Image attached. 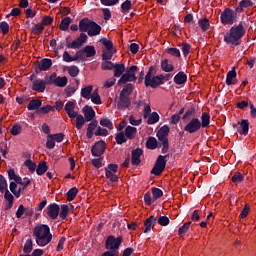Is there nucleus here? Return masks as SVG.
<instances>
[{"label": "nucleus", "instance_id": "40", "mask_svg": "<svg viewBox=\"0 0 256 256\" xmlns=\"http://www.w3.org/2000/svg\"><path fill=\"white\" fill-rule=\"evenodd\" d=\"M117 53V50H106L102 54L103 61H111L113 55Z\"/></svg>", "mask_w": 256, "mask_h": 256}, {"label": "nucleus", "instance_id": "3", "mask_svg": "<svg viewBox=\"0 0 256 256\" xmlns=\"http://www.w3.org/2000/svg\"><path fill=\"white\" fill-rule=\"evenodd\" d=\"M245 35V28L243 24H239L237 26H233L229 32L224 36V41L227 45H232L233 47H237L241 45V38Z\"/></svg>", "mask_w": 256, "mask_h": 256}, {"label": "nucleus", "instance_id": "53", "mask_svg": "<svg viewBox=\"0 0 256 256\" xmlns=\"http://www.w3.org/2000/svg\"><path fill=\"white\" fill-rule=\"evenodd\" d=\"M100 125L102 127H106L107 129H110V131L113 130V122H111V120L108 119V118L101 119L100 120Z\"/></svg>", "mask_w": 256, "mask_h": 256}, {"label": "nucleus", "instance_id": "16", "mask_svg": "<svg viewBox=\"0 0 256 256\" xmlns=\"http://www.w3.org/2000/svg\"><path fill=\"white\" fill-rule=\"evenodd\" d=\"M92 22L93 21H91L87 18H84V19L80 20L79 27H78L79 32L80 33H89V29L91 27Z\"/></svg>", "mask_w": 256, "mask_h": 256}, {"label": "nucleus", "instance_id": "4", "mask_svg": "<svg viewBox=\"0 0 256 256\" xmlns=\"http://www.w3.org/2000/svg\"><path fill=\"white\" fill-rule=\"evenodd\" d=\"M137 66H131L118 80V85L137 81Z\"/></svg>", "mask_w": 256, "mask_h": 256}, {"label": "nucleus", "instance_id": "46", "mask_svg": "<svg viewBox=\"0 0 256 256\" xmlns=\"http://www.w3.org/2000/svg\"><path fill=\"white\" fill-rule=\"evenodd\" d=\"M133 93V84H127L121 91L120 95L123 97H129Z\"/></svg>", "mask_w": 256, "mask_h": 256}, {"label": "nucleus", "instance_id": "6", "mask_svg": "<svg viewBox=\"0 0 256 256\" xmlns=\"http://www.w3.org/2000/svg\"><path fill=\"white\" fill-rule=\"evenodd\" d=\"M122 241L123 239L121 237L115 238V236H109L106 239V249L110 252L117 253L119 247H121Z\"/></svg>", "mask_w": 256, "mask_h": 256}, {"label": "nucleus", "instance_id": "34", "mask_svg": "<svg viewBox=\"0 0 256 256\" xmlns=\"http://www.w3.org/2000/svg\"><path fill=\"white\" fill-rule=\"evenodd\" d=\"M71 21V17H65L64 19H62L59 25L60 31H67V29H69V25H71Z\"/></svg>", "mask_w": 256, "mask_h": 256}, {"label": "nucleus", "instance_id": "13", "mask_svg": "<svg viewBox=\"0 0 256 256\" xmlns=\"http://www.w3.org/2000/svg\"><path fill=\"white\" fill-rule=\"evenodd\" d=\"M101 29V25L97 24L95 21H92L88 30V37H97V35H101Z\"/></svg>", "mask_w": 256, "mask_h": 256}, {"label": "nucleus", "instance_id": "20", "mask_svg": "<svg viewBox=\"0 0 256 256\" xmlns=\"http://www.w3.org/2000/svg\"><path fill=\"white\" fill-rule=\"evenodd\" d=\"M226 85H237V72L235 70H231L227 73Z\"/></svg>", "mask_w": 256, "mask_h": 256}, {"label": "nucleus", "instance_id": "7", "mask_svg": "<svg viewBox=\"0 0 256 256\" xmlns=\"http://www.w3.org/2000/svg\"><path fill=\"white\" fill-rule=\"evenodd\" d=\"M235 12L233 10L227 8L221 14V23L223 25H233L235 23Z\"/></svg>", "mask_w": 256, "mask_h": 256}, {"label": "nucleus", "instance_id": "8", "mask_svg": "<svg viewBox=\"0 0 256 256\" xmlns=\"http://www.w3.org/2000/svg\"><path fill=\"white\" fill-rule=\"evenodd\" d=\"M201 129V120L199 118H193L191 119L184 127V131L186 133H197Z\"/></svg>", "mask_w": 256, "mask_h": 256}, {"label": "nucleus", "instance_id": "59", "mask_svg": "<svg viewBox=\"0 0 256 256\" xmlns=\"http://www.w3.org/2000/svg\"><path fill=\"white\" fill-rule=\"evenodd\" d=\"M129 123L130 125H134L135 127L141 125L143 123V119H136L135 116H129Z\"/></svg>", "mask_w": 256, "mask_h": 256}, {"label": "nucleus", "instance_id": "19", "mask_svg": "<svg viewBox=\"0 0 256 256\" xmlns=\"http://www.w3.org/2000/svg\"><path fill=\"white\" fill-rule=\"evenodd\" d=\"M155 223H157V218L155 216H150L149 218L146 219L144 226V233H149L155 227Z\"/></svg>", "mask_w": 256, "mask_h": 256}, {"label": "nucleus", "instance_id": "55", "mask_svg": "<svg viewBox=\"0 0 256 256\" xmlns=\"http://www.w3.org/2000/svg\"><path fill=\"white\" fill-rule=\"evenodd\" d=\"M199 27L202 29V31H207L209 29V21L207 19H200L198 21Z\"/></svg>", "mask_w": 256, "mask_h": 256}, {"label": "nucleus", "instance_id": "43", "mask_svg": "<svg viewBox=\"0 0 256 256\" xmlns=\"http://www.w3.org/2000/svg\"><path fill=\"white\" fill-rule=\"evenodd\" d=\"M131 7H133L131 0H126L121 4L122 13H129V11H131Z\"/></svg>", "mask_w": 256, "mask_h": 256}, {"label": "nucleus", "instance_id": "10", "mask_svg": "<svg viewBox=\"0 0 256 256\" xmlns=\"http://www.w3.org/2000/svg\"><path fill=\"white\" fill-rule=\"evenodd\" d=\"M93 157H101L105 153V142L98 141L91 149Z\"/></svg>", "mask_w": 256, "mask_h": 256}, {"label": "nucleus", "instance_id": "63", "mask_svg": "<svg viewBox=\"0 0 256 256\" xmlns=\"http://www.w3.org/2000/svg\"><path fill=\"white\" fill-rule=\"evenodd\" d=\"M243 181V174L241 172H237L234 177H232V182L233 183H241Z\"/></svg>", "mask_w": 256, "mask_h": 256}, {"label": "nucleus", "instance_id": "52", "mask_svg": "<svg viewBox=\"0 0 256 256\" xmlns=\"http://www.w3.org/2000/svg\"><path fill=\"white\" fill-rule=\"evenodd\" d=\"M147 149H157V139L154 137H149L146 142Z\"/></svg>", "mask_w": 256, "mask_h": 256}, {"label": "nucleus", "instance_id": "29", "mask_svg": "<svg viewBox=\"0 0 256 256\" xmlns=\"http://www.w3.org/2000/svg\"><path fill=\"white\" fill-rule=\"evenodd\" d=\"M97 125L98 124H97L96 120H94L88 124L87 133H86V137H88V139L93 138V131H95V129H97Z\"/></svg>", "mask_w": 256, "mask_h": 256}, {"label": "nucleus", "instance_id": "12", "mask_svg": "<svg viewBox=\"0 0 256 256\" xmlns=\"http://www.w3.org/2000/svg\"><path fill=\"white\" fill-rule=\"evenodd\" d=\"M59 205H57L56 203L50 204L47 207V215L48 217H50V219H57V217H59Z\"/></svg>", "mask_w": 256, "mask_h": 256}, {"label": "nucleus", "instance_id": "61", "mask_svg": "<svg viewBox=\"0 0 256 256\" xmlns=\"http://www.w3.org/2000/svg\"><path fill=\"white\" fill-rule=\"evenodd\" d=\"M68 73L70 77H77V75H79V68L77 66H71L68 69Z\"/></svg>", "mask_w": 256, "mask_h": 256}, {"label": "nucleus", "instance_id": "18", "mask_svg": "<svg viewBox=\"0 0 256 256\" xmlns=\"http://www.w3.org/2000/svg\"><path fill=\"white\" fill-rule=\"evenodd\" d=\"M51 65H53V61L49 58H44L39 62L38 69L39 71H49Z\"/></svg>", "mask_w": 256, "mask_h": 256}, {"label": "nucleus", "instance_id": "33", "mask_svg": "<svg viewBox=\"0 0 256 256\" xmlns=\"http://www.w3.org/2000/svg\"><path fill=\"white\" fill-rule=\"evenodd\" d=\"M75 119H76V129L80 131V129H83V125H85V121L87 120L81 114H76Z\"/></svg>", "mask_w": 256, "mask_h": 256}, {"label": "nucleus", "instance_id": "24", "mask_svg": "<svg viewBox=\"0 0 256 256\" xmlns=\"http://www.w3.org/2000/svg\"><path fill=\"white\" fill-rule=\"evenodd\" d=\"M174 83L176 85H184V83H187V75L185 72H179L174 77Z\"/></svg>", "mask_w": 256, "mask_h": 256}, {"label": "nucleus", "instance_id": "28", "mask_svg": "<svg viewBox=\"0 0 256 256\" xmlns=\"http://www.w3.org/2000/svg\"><path fill=\"white\" fill-rule=\"evenodd\" d=\"M200 123L203 129L209 127V124L211 123V116L209 115V113L207 112L202 113Z\"/></svg>", "mask_w": 256, "mask_h": 256}, {"label": "nucleus", "instance_id": "36", "mask_svg": "<svg viewBox=\"0 0 256 256\" xmlns=\"http://www.w3.org/2000/svg\"><path fill=\"white\" fill-rule=\"evenodd\" d=\"M84 53L86 55V58L95 57V55H97V51L95 50V46H85L84 47Z\"/></svg>", "mask_w": 256, "mask_h": 256}, {"label": "nucleus", "instance_id": "58", "mask_svg": "<svg viewBox=\"0 0 256 256\" xmlns=\"http://www.w3.org/2000/svg\"><path fill=\"white\" fill-rule=\"evenodd\" d=\"M157 223H159L161 227H167V225H169V217L160 216L157 220Z\"/></svg>", "mask_w": 256, "mask_h": 256}, {"label": "nucleus", "instance_id": "42", "mask_svg": "<svg viewBox=\"0 0 256 256\" xmlns=\"http://www.w3.org/2000/svg\"><path fill=\"white\" fill-rule=\"evenodd\" d=\"M90 99L94 105H101V96H99L98 90L92 92Z\"/></svg>", "mask_w": 256, "mask_h": 256}, {"label": "nucleus", "instance_id": "49", "mask_svg": "<svg viewBox=\"0 0 256 256\" xmlns=\"http://www.w3.org/2000/svg\"><path fill=\"white\" fill-rule=\"evenodd\" d=\"M77 193H79V190L77 189V187L71 188L67 192V199H68V201H73V199H75V197H77Z\"/></svg>", "mask_w": 256, "mask_h": 256}, {"label": "nucleus", "instance_id": "57", "mask_svg": "<svg viewBox=\"0 0 256 256\" xmlns=\"http://www.w3.org/2000/svg\"><path fill=\"white\" fill-rule=\"evenodd\" d=\"M62 57L65 63H73V61H75V56H71V54H69L67 51H64Z\"/></svg>", "mask_w": 256, "mask_h": 256}, {"label": "nucleus", "instance_id": "45", "mask_svg": "<svg viewBox=\"0 0 256 256\" xmlns=\"http://www.w3.org/2000/svg\"><path fill=\"white\" fill-rule=\"evenodd\" d=\"M54 108L51 105H46L44 107H40L38 110H36V113L38 115H47L50 111H53Z\"/></svg>", "mask_w": 256, "mask_h": 256}, {"label": "nucleus", "instance_id": "2", "mask_svg": "<svg viewBox=\"0 0 256 256\" xmlns=\"http://www.w3.org/2000/svg\"><path fill=\"white\" fill-rule=\"evenodd\" d=\"M155 68L150 67L146 76H145V87H151L152 89H157L159 85H163L165 81H169V78L171 77V74H160L155 76Z\"/></svg>", "mask_w": 256, "mask_h": 256}, {"label": "nucleus", "instance_id": "17", "mask_svg": "<svg viewBox=\"0 0 256 256\" xmlns=\"http://www.w3.org/2000/svg\"><path fill=\"white\" fill-rule=\"evenodd\" d=\"M46 87L47 83H45V81L42 79L35 80L32 85L33 91H37L38 93H43Z\"/></svg>", "mask_w": 256, "mask_h": 256}, {"label": "nucleus", "instance_id": "21", "mask_svg": "<svg viewBox=\"0 0 256 256\" xmlns=\"http://www.w3.org/2000/svg\"><path fill=\"white\" fill-rule=\"evenodd\" d=\"M83 113L84 119H86V121H93V118L95 117V110H93V107L85 106L83 109Z\"/></svg>", "mask_w": 256, "mask_h": 256}, {"label": "nucleus", "instance_id": "15", "mask_svg": "<svg viewBox=\"0 0 256 256\" xmlns=\"http://www.w3.org/2000/svg\"><path fill=\"white\" fill-rule=\"evenodd\" d=\"M141 155H143V149L136 148L132 151V165H139L141 163Z\"/></svg>", "mask_w": 256, "mask_h": 256}, {"label": "nucleus", "instance_id": "23", "mask_svg": "<svg viewBox=\"0 0 256 256\" xmlns=\"http://www.w3.org/2000/svg\"><path fill=\"white\" fill-rule=\"evenodd\" d=\"M161 69L165 73H171V71H174L175 66H173V63L169 62L168 59H164L161 61Z\"/></svg>", "mask_w": 256, "mask_h": 256}, {"label": "nucleus", "instance_id": "31", "mask_svg": "<svg viewBox=\"0 0 256 256\" xmlns=\"http://www.w3.org/2000/svg\"><path fill=\"white\" fill-rule=\"evenodd\" d=\"M123 73H125V64H115L114 77H123Z\"/></svg>", "mask_w": 256, "mask_h": 256}, {"label": "nucleus", "instance_id": "30", "mask_svg": "<svg viewBox=\"0 0 256 256\" xmlns=\"http://www.w3.org/2000/svg\"><path fill=\"white\" fill-rule=\"evenodd\" d=\"M4 199L7 201V203L5 204V210H9L11 209V207H13V200L15 199L13 197V194H11V192H7L4 194Z\"/></svg>", "mask_w": 256, "mask_h": 256}, {"label": "nucleus", "instance_id": "44", "mask_svg": "<svg viewBox=\"0 0 256 256\" xmlns=\"http://www.w3.org/2000/svg\"><path fill=\"white\" fill-rule=\"evenodd\" d=\"M100 43L106 47V50H116L114 47H113V41L107 39V38H101L100 39Z\"/></svg>", "mask_w": 256, "mask_h": 256}, {"label": "nucleus", "instance_id": "48", "mask_svg": "<svg viewBox=\"0 0 256 256\" xmlns=\"http://www.w3.org/2000/svg\"><path fill=\"white\" fill-rule=\"evenodd\" d=\"M94 135H96V137H107V135H109V131L99 126L94 132Z\"/></svg>", "mask_w": 256, "mask_h": 256}, {"label": "nucleus", "instance_id": "1", "mask_svg": "<svg viewBox=\"0 0 256 256\" xmlns=\"http://www.w3.org/2000/svg\"><path fill=\"white\" fill-rule=\"evenodd\" d=\"M33 237L38 247H47L53 240V234L47 224H39L34 228Z\"/></svg>", "mask_w": 256, "mask_h": 256}, {"label": "nucleus", "instance_id": "56", "mask_svg": "<svg viewBox=\"0 0 256 256\" xmlns=\"http://www.w3.org/2000/svg\"><path fill=\"white\" fill-rule=\"evenodd\" d=\"M46 147L47 149H55V139L51 134L47 136Z\"/></svg>", "mask_w": 256, "mask_h": 256}, {"label": "nucleus", "instance_id": "38", "mask_svg": "<svg viewBox=\"0 0 256 256\" xmlns=\"http://www.w3.org/2000/svg\"><path fill=\"white\" fill-rule=\"evenodd\" d=\"M0 193H9V189L7 188V180L0 175Z\"/></svg>", "mask_w": 256, "mask_h": 256}, {"label": "nucleus", "instance_id": "11", "mask_svg": "<svg viewBox=\"0 0 256 256\" xmlns=\"http://www.w3.org/2000/svg\"><path fill=\"white\" fill-rule=\"evenodd\" d=\"M233 127H238L237 131L240 135L247 136L249 135V120H241V122H238L237 124H233Z\"/></svg>", "mask_w": 256, "mask_h": 256}, {"label": "nucleus", "instance_id": "14", "mask_svg": "<svg viewBox=\"0 0 256 256\" xmlns=\"http://www.w3.org/2000/svg\"><path fill=\"white\" fill-rule=\"evenodd\" d=\"M68 117H70V119H75V117H77V112H75V103L68 101L64 107Z\"/></svg>", "mask_w": 256, "mask_h": 256}, {"label": "nucleus", "instance_id": "47", "mask_svg": "<svg viewBox=\"0 0 256 256\" xmlns=\"http://www.w3.org/2000/svg\"><path fill=\"white\" fill-rule=\"evenodd\" d=\"M189 227H191V222L184 223L178 230L179 237H183L189 231Z\"/></svg>", "mask_w": 256, "mask_h": 256}, {"label": "nucleus", "instance_id": "22", "mask_svg": "<svg viewBox=\"0 0 256 256\" xmlns=\"http://www.w3.org/2000/svg\"><path fill=\"white\" fill-rule=\"evenodd\" d=\"M131 105V100L127 96L120 95L118 109H127Z\"/></svg>", "mask_w": 256, "mask_h": 256}, {"label": "nucleus", "instance_id": "54", "mask_svg": "<svg viewBox=\"0 0 256 256\" xmlns=\"http://www.w3.org/2000/svg\"><path fill=\"white\" fill-rule=\"evenodd\" d=\"M23 251L24 253H31L33 251V241L31 239L25 242Z\"/></svg>", "mask_w": 256, "mask_h": 256}, {"label": "nucleus", "instance_id": "32", "mask_svg": "<svg viewBox=\"0 0 256 256\" xmlns=\"http://www.w3.org/2000/svg\"><path fill=\"white\" fill-rule=\"evenodd\" d=\"M155 123H159V114L157 112H152L147 117V124L148 125H155Z\"/></svg>", "mask_w": 256, "mask_h": 256}, {"label": "nucleus", "instance_id": "25", "mask_svg": "<svg viewBox=\"0 0 256 256\" xmlns=\"http://www.w3.org/2000/svg\"><path fill=\"white\" fill-rule=\"evenodd\" d=\"M93 95V86L88 85L81 89V97L84 99H91V96Z\"/></svg>", "mask_w": 256, "mask_h": 256}, {"label": "nucleus", "instance_id": "39", "mask_svg": "<svg viewBox=\"0 0 256 256\" xmlns=\"http://www.w3.org/2000/svg\"><path fill=\"white\" fill-rule=\"evenodd\" d=\"M127 136L125 135V132H120L116 135L115 140L118 145H123V143H127Z\"/></svg>", "mask_w": 256, "mask_h": 256}, {"label": "nucleus", "instance_id": "62", "mask_svg": "<svg viewBox=\"0 0 256 256\" xmlns=\"http://www.w3.org/2000/svg\"><path fill=\"white\" fill-rule=\"evenodd\" d=\"M0 33L7 35L9 33V24L7 22H2L0 24Z\"/></svg>", "mask_w": 256, "mask_h": 256}, {"label": "nucleus", "instance_id": "64", "mask_svg": "<svg viewBox=\"0 0 256 256\" xmlns=\"http://www.w3.org/2000/svg\"><path fill=\"white\" fill-rule=\"evenodd\" d=\"M11 133H12V135H19L20 133H21V125H19V124H16V125H14L13 127H12V129H11Z\"/></svg>", "mask_w": 256, "mask_h": 256}, {"label": "nucleus", "instance_id": "37", "mask_svg": "<svg viewBox=\"0 0 256 256\" xmlns=\"http://www.w3.org/2000/svg\"><path fill=\"white\" fill-rule=\"evenodd\" d=\"M45 29V26L42 25V23H37L31 28V32L34 33V35H41Z\"/></svg>", "mask_w": 256, "mask_h": 256}, {"label": "nucleus", "instance_id": "5", "mask_svg": "<svg viewBox=\"0 0 256 256\" xmlns=\"http://www.w3.org/2000/svg\"><path fill=\"white\" fill-rule=\"evenodd\" d=\"M166 156L160 155L158 156L154 167L151 170L152 175H156L159 177L163 171H165V167H167V160L165 159Z\"/></svg>", "mask_w": 256, "mask_h": 256}, {"label": "nucleus", "instance_id": "50", "mask_svg": "<svg viewBox=\"0 0 256 256\" xmlns=\"http://www.w3.org/2000/svg\"><path fill=\"white\" fill-rule=\"evenodd\" d=\"M58 215H60L61 219H67V215H69V206L65 204L61 205L60 213Z\"/></svg>", "mask_w": 256, "mask_h": 256}, {"label": "nucleus", "instance_id": "41", "mask_svg": "<svg viewBox=\"0 0 256 256\" xmlns=\"http://www.w3.org/2000/svg\"><path fill=\"white\" fill-rule=\"evenodd\" d=\"M47 169V162H40L36 169V173L37 175H44V173H47Z\"/></svg>", "mask_w": 256, "mask_h": 256}, {"label": "nucleus", "instance_id": "27", "mask_svg": "<svg viewBox=\"0 0 256 256\" xmlns=\"http://www.w3.org/2000/svg\"><path fill=\"white\" fill-rule=\"evenodd\" d=\"M124 135L127 137V139H135V135H137V128L127 126L125 128Z\"/></svg>", "mask_w": 256, "mask_h": 256}, {"label": "nucleus", "instance_id": "60", "mask_svg": "<svg viewBox=\"0 0 256 256\" xmlns=\"http://www.w3.org/2000/svg\"><path fill=\"white\" fill-rule=\"evenodd\" d=\"M152 195H153L154 199H161V197H163V190H161L159 188H153Z\"/></svg>", "mask_w": 256, "mask_h": 256}, {"label": "nucleus", "instance_id": "35", "mask_svg": "<svg viewBox=\"0 0 256 256\" xmlns=\"http://www.w3.org/2000/svg\"><path fill=\"white\" fill-rule=\"evenodd\" d=\"M157 137L159 141H162L163 143V151H167V149H169V141L167 140V136H165L164 134H161V132L158 131Z\"/></svg>", "mask_w": 256, "mask_h": 256}, {"label": "nucleus", "instance_id": "9", "mask_svg": "<svg viewBox=\"0 0 256 256\" xmlns=\"http://www.w3.org/2000/svg\"><path fill=\"white\" fill-rule=\"evenodd\" d=\"M49 83H52L55 87H67L68 80L65 76L57 77V73H53L49 77Z\"/></svg>", "mask_w": 256, "mask_h": 256}, {"label": "nucleus", "instance_id": "26", "mask_svg": "<svg viewBox=\"0 0 256 256\" xmlns=\"http://www.w3.org/2000/svg\"><path fill=\"white\" fill-rule=\"evenodd\" d=\"M41 105H42L41 100H39V99H32L29 102V104L27 106V109H28V111H35V110L38 111V109L41 107Z\"/></svg>", "mask_w": 256, "mask_h": 256}, {"label": "nucleus", "instance_id": "51", "mask_svg": "<svg viewBox=\"0 0 256 256\" xmlns=\"http://www.w3.org/2000/svg\"><path fill=\"white\" fill-rule=\"evenodd\" d=\"M115 68V64L109 60L105 61L101 65L103 71H112Z\"/></svg>", "mask_w": 256, "mask_h": 256}]
</instances>
